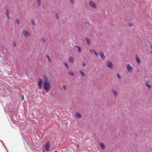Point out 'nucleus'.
<instances>
[{"label":"nucleus","instance_id":"1","mask_svg":"<svg viewBox=\"0 0 152 152\" xmlns=\"http://www.w3.org/2000/svg\"><path fill=\"white\" fill-rule=\"evenodd\" d=\"M43 88L47 91H48L50 88V84L49 82L48 81L47 78L44 79Z\"/></svg>","mask_w":152,"mask_h":152},{"label":"nucleus","instance_id":"2","mask_svg":"<svg viewBox=\"0 0 152 152\" xmlns=\"http://www.w3.org/2000/svg\"><path fill=\"white\" fill-rule=\"evenodd\" d=\"M50 142L49 141L47 143H46L45 148H44L43 149V152H48L49 151V149H50Z\"/></svg>","mask_w":152,"mask_h":152},{"label":"nucleus","instance_id":"3","mask_svg":"<svg viewBox=\"0 0 152 152\" xmlns=\"http://www.w3.org/2000/svg\"><path fill=\"white\" fill-rule=\"evenodd\" d=\"M89 5L91 7H92L94 9H95L96 8V4L92 1H90L89 2Z\"/></svg>","mask_w":152,"mask_h":152},{"label":"nucleus","instance_id":"4","mask_svg":"<svg viewBox=\"0 0 152 152\" xmlns=\"http://www.w3.org/2000/svg\"><path fill=\"white\" fill-rule=\"evenodd\" d=\"M21 134L23 139L25 140V141L26 142V143H28V140L27 137L26 136V135L24 133H23V134L22 131L21 132Z\"/></svg>","mask_w":152,"mask_h":152},{"label":"nucleus","instance_id":"5","mask_svg":"<svg viewBox=\"0 0 152 152\" xmlns=\"http://www.w3.org/2000/svg\"><path fill=\"white\" fill-rule=\"evenodd\" d=\"M42 79L40 78L39 79V80L38 82V85L39 86V89H41L42 87Z\"/></svg>","mask_w":152,"mask_h":152},{"label":"nucleus","instance_id":"6","mask_svg":"<svg viewBox=\"0 0 152 152\" xmlns=\"http://www.w3.org/2000/svg\"><path fill=\"white\" fill-rule=\"evenodd\" d=\"M23 33L24 34V36L26 37H27L30 35V33L26 30H24L23 31Z\"/></svg>","mask_w":152,"mask_h":152},{"label":"nucleus","instance_id":"7","mask_svg":"<svg viewBox=\"0 0 152 152\" xmlns=\"http://www.w3.org/2000/svg\"><path fill=\"white\" fill-rule=\"evenodd\" d=\"M107 67L110 68H113V64L110 61H109L107 63Z\"/></svg>","mask_w":152,"mask_h":152},{"label":"nucleus","instance_id":"8","mask_svg":"<svg viewBox=\"0 0 152 152\" xmlns=\"http://www.w3.org/2000/svg\"><path fill=\"white\" fill-rule=\"evenodd\" d=\"M127 69L128 71L131 73L132 72V68L129 64H128L127 66Z\"/></svg>","mask_w":152,"mask_h":152},{"label":"nucleus","instance_id":"9","mask_svg":"<svg viewBox=\"0 0 152 152\" xmlns=\"http://www.w3.org/2000/svg\"><path fill=\"white\" fill-rule=\"evenodd\" d=\"M100 55L101 58L102 59H104L105 58V56L104 55V53L102 52H100Z\"/></svg>","mask_w":152,"mask_h":152},{"label":"nucleus","instance_id":"10","mask_svg":"<svg viewBox=\"0 0 152 152\" xmlns=\"http://www.w3.org/2000/svg\"><path fill=\"white\" fill-rule=\"evenodd\" d=\"M74 59L73 57H70L69 58V61L71 62L72 64H73L74 63Z\"/></svg>","mask_w":152,"mask_h":152},{"label":"nucleus","instance_id":"11","mask_svg":"<svg viewBox=\"0 0 152 152\" xmlns=\"http://www.w3.org/2000/svg\"><path fill=\"white\" fill-rule=\"evenodd\" d=\"M136 61L137 62V63H138V64H140V63L141 62L140 60L138 57H136Z\"/></svg>","mask_w":152,"mask_h":152},{"label":"nucleus","instance_id":"12","mask_svg":"<svg viewBox=\"0 0 152 152\" xmlns=\"http://www.w3.org/2000/svg\"><path fill=\"white\" fill-rule=\"evenodd\" d=\"M86 40L87 42V44L88 45H90V39L88 38L86 39Z\"/></svg>","mask_w":152,"mask_h":152},{"label":"nucleus","instance_id":"13","mask_svg":"<svg viewBox=\"0 0 152 152\" xmlns=\"http://www.w3.org/2000/svg\"><path fill=\"white\" fill-rule=\"evenodd\" d=\"M93 52L94 53V54L96 56H99V54L94 49H93Z\"/></svg>","mask_w":152,"mask_h":152},{"label":"nucleus","instance_id":"14","mask_svg":"<svg viewBox=\"0 0 152 152\" xmlns=\"http://www.w3.org/2000/svg\"><path fill=\"white\" fill-rule=\"evenodd\" d=\"M146 86L148 88V89H150L151 88V86L150 85L148 84L147 83H145Z\"/></svg>","mask_w":152,"mask_h":152},{"label":"nucleus","instance_id":"15","mask_svg":"<svg viewBox=\"0 0 152 152\" xmlns=\"http://www.w3.org/2000/svg\"><path fill=\"white\" fill-rule=\"evenodd\" d=\"M76 116L78 118H80L81 117H82L81 114L78 113H77V114H76Z\"/></svg>","mask_w":152,"mask_h":152},{"label":"nucleus","instance_id":"16","mask_svg":"<svg viewBox=\"0 0 152 152\" xmlns=\"http://www.w3.org/2000/svg\"><path fill=\"white\" fill-rule=\"evenodd\" d=\"M75 47L78 48V52H79L80 53L81 52V48L79 46H76Z\"/></svg>","mask_w":152,"mask_h":152},{"label":"nucleus","instance_id":"17","mask_svg":"<svg viewBox=\"0 0 152 152\" xmlns=\"http://www.w3.org/2000/svg\"><path fill=\"white\" fill-rule=\"evenodd\" d=\"M100 146L102 149H104L105 147V145L103 143H101L100 144Z\"/></svg>","mask_w":152,"mask_h":152},{"label":"nucleus","instance_id":"18","mask_svg":"<svg viewBox=\"0 0 152 152\" xmlns=\"http://www.w3.org/2000/svg\"><path fill=\"white\" fill-rule=\"evenodd\" d=\"M113 93L114 94L115 96H116L117 95V92L115 90H113Z\"/></svg>","mask_w":152,"mask_h":152},{"label":"nucleus","instance_id":"19","mask_svg":"<svg viewBox=\"0 0 152 152\" xmlns=\"http://www.w3.org/2000/svg\"><path fill=\"white\" fill-rule=\"evenodd\" d=\"M80 73L81 74V75L83 77H85V75L84 73L82 71H80Z\"/></svg>","mask_w":152,"mask_h":152},{"label":"nucleus","instance_id":"20","mask_svg":"<svg viewBox=\"0 0 152 152\" xmlns=\"http://www.w3.org/2000/svg\"><path fill=\"white\" fill-rule=\"evenodd\" d=\"M46 57L47 58V59H48V61H50V62H51V60L50 59V57L49 56L47 55L46 56Z\"/></svg>","mask_w":152,"mask_h":152},{"label":"nucleus","instance_id":"21","mask_svg":"<svg viewBox=\"0 0 152 152\" xmlns=\"http://www.w3.org/2000/svg\"><path fill=\"white\" fill-rule=\"evenodd\" d=\"M15 117V116H14L13 115H12L11 114L10 118H11V120L12 121V119H14V118Z\"/></svg>","mask_w":152,"mask_h":152},{"label":"nucleus","instance_id":"22","mask_svg":"<svg viewBox=\"0 0 152 152\" xmlns=\"http://www.w3.org/2000/svg\"><path fill=\"white\" fill-rule=\"evenodd\" d=\"M5 14L6 15H9V12L7 9L6 10Z\"/></svg>","mask_w":152,"mask_h":152},{"label":"nucleus","instance_id":"23","mask_svg":"<svg viewBox=\"0 0 152 152\" xmlns=\"http://www.w3.org/2000/svg\"><path fill=\"white\" fill-rule=\"evenodd\" d=\"M64 64L67 69H68L69 68V66L66 63H64Z\"/></svg>","mask_w":152,"mask_h":152},{"label":"nucleus","instance_id":"24","mask_svg":"<svg viewBox=\"0 0 152 152\" xmlns=\"http://www.w3.org/2000/svg\"><path fill=\"white\" fill-rule=\"evenodd\" d=\"M31 23H32V25H33V26H35V23L34 22V20H33V19H31Z\"/></svg>","mask_w":152,"mask_h":152},{"label":"nucleus","instance_id":"25","mask_svg":"<svg viewBox=\"0 0 152 152\" xmlns=\"http://www.w3.org/2000/svg\"><path fill=\"white\" fill-rule=\"evenodd\" d=\"M16 22V23H17L18 24H19L20 23V22L19 19H17Z\"/></svg>","mask_w":152,"mask_h":152},{"label":"nucleus","instance_id":"26","mask_svg":"<svg viewBox=\"0 0 152 152\" xmlns=\"http://www.w3.org/2000/svg\"><path fill=\"white\" fill-rule=\"evenodd\" d=\"M117 76L118 78L119 79H120L121 78V76L119 74L117 73Z\"/></svg>","mask_w":152,"mask_h":152},{"label":"nucleus","instance_id":"27","mask_svg":"<svg viewBox=\"0 0 152 152\" xmlns=\"http://www.w3.org/2000/svg\"><path fill=\"white\" fill-rule=\"evenodd\" d=\"M56 18L57 19H58L59 18L58 16V13H56Z\"/></svg>","mask_w":152,"mask_h":152},{"label":"nucleus","instance_id":"28","mask_svg":"<svg viewBox=\"0 0 152 152\" xmlns=\"http://www.w3.org/2000/svg\"><path fill=\"white\" fill-rule=\"evenodd\" d=\"M70 1L72 4H73L74 2V0H70Z\"/></svg>","mask_w":152,"mask_h":152},{"label":"nucleus","instance_id":"29","mask_svg":"<svg viewBox=\"0 0 152 152\" xmlns=\"http://www.w3.org/2000/svg\"><path fill=\"white\" fill-rule=\"evenodd\" d=\"M82 66L83 67H85L86 66V64H85V63L84 62L83 63V64H82Z\"/></svg>","mask_w":152,"mask_h":152},{"label":"nucleus","instance_id":"30","mask_svg":"<svg viewBox=\"0 0 152 152\" xmlns=\"http://www.w3.org/2000/svg\"><path fill=\"white\" fill-rule=\"evenodd\" d=\"M37 3L38 5V7H39L40 4V1H37Z\"/></svg>","mask_w":152,"mask_h":152},{"label":"nucleus","instance_id":"31","mask_svg":"<svg viewBox=\"0 0 152 152\" xmlns=\"http://www.w3.org/2000/svg\"><path fill=\"white\" fill-rule=\"evenodd\" d=\"M69 74L70 75H71L72 76H74V75L73 73H72L71 72H69Z\"/></svg>","mask_w":152,"mask_h":152},{"label":"nucleus","instance_id":"32","mask_svg":"<svg viewBox=\"0 0 152 152\" xmlns=\"http://www.w3.org/2000/svg\"><path fill=\"white\" fill-rule=\"evenodd\" d=\"M42 40L43 42H44L45 41V39L44 38L42 39Z\"/></svg>","mask_w":152,"mask_h":152},{"label":"nucleus","instance_id":"33","mask_svg":"<svg viewBox=\"0 0 152 152\" xmlns=\"http://www.w3.org/2000/svg\"><path fill=\"white\" fill-rule=\"evenodd\" d=\"M63 87L65 89H66V86L65 85H63Z\"/></svg>","mask_w":152,"mask_h":152},{"label":"nucleus","instance_id":"34","mask_svg":"<svg viewBox=\"0 0 152 152\" xmlns=\"http://www.w3.org/2000/svg\"><path fill=\"white\" fill-rule=\"evenodd\" d=\"M24 99V96L23 95L22 96L21 101L23 100Z\"/></svg>","mask_w":152,"mask_h":152},{"label":"nucleus","instance_id":"35","mask_svg":"<svg viewBox=\"0 0 152 152\" xmlns=\"http://www.w3.org/2000/svg\"><path fill=\"white\" fill-rule=\"evenodd\" d=\"M7 16V18L8 19H10V17L9 15H6Z\"/></svg>","mask_w":152,"mask_h":152},{"label":"nucleus","instance_id":"36","mask_svg":"<svg viewBox=\"0 0 152 152\" xmlns=\"http://www.w3.org/2000/svg\"><path fill=\"white\" fill-rule=\"evenodd\" d=\"M0 141H1L3 145H4V144L2 140H0Z\"/></svg>","mask_w":152,"mask_h":152},{"label":"nucleus","instance_id":"37","mask_svg":"<svg viewBox=\"0 0 152 152\" xmlns=\"http://www.w3.org/2000/svg\"><path fill=\"white\" fill-rule=\"evenodd\" d=\"M13 46H14V47H15L16 46V44L15 43H14L13 44Z\"/></svg>","mask_w":152,"mask_h":152},{"label":"nucleus","instance_id":"38","mask_svg":"<svg viewBox=\"0 0 152 152\" xmlns=\"http://www.w3.org/2000/svg\"><path fill=\"white\" fill-rule=\"evenodd\" d=\"M92 50L91 49H89V51H90V52H92Z\"/></svg>","mask_w":152,"mask_h":152},{"label":"nucleus","instance_id":"39","mask_svg":"<svg viewBox=\"0 0 152 152\" xmlns=\"http://www.w3.org/2000/svg\"><path fill=\"white\" fill-rule=\"evenodd\" d=\"M151 49H152V50H151V53L152 54V45H151Z\"/></svg>","mask_w":152,"mask_h":152},{"label":"nucleus","instance_id":"40","mask_svg":"<svg viewBox=\"0 0 152 152\" xmlns=\"http://www.w3.org/2000/svg\"><path fill=\"white\" fill-rule=\"evenodd\" d=\"M4 148H5L6 150H7V148H6V146L5 145L4 146Z\"/></svg>","mask_w":152,"mask_h":152},{"label":"nucleus","instance_id":"41","mask_svg":"<svg viewBox=\"0 0 152 152\" xmlns=\"http://www.w3.org/2000/svg\"><path fill=\"white\" fill-rule=\"evenodd\" d=\"M129 25L130 26H133V25L132 24H129Z\"/></svg>","mask_w":152,"mask_h":152},{"label":"nucleus","instance_id":"42","mask_svg":"<svg viewBox=\"0 0 152 152\" xmlns=\"http://www.w3.org/2000/svg\"><path fill=\"white\" fill-rule=\"evenodd\" d=\"M37 1H40V0H37Z\"/></svg>","mask_w":152,"mask_h":152},{"label":"nucleus","instance_id":"43","mask_svg":"<svg viewBox=\"0 0 152 152\" xmlns=\"http://www.w3.org/2000/svg\"><path fill=\"white\" fill-rule=\"evenodd\" d=\"M6 151H7V152H8V150H6Z\"/></svg>","mask_w":152,"mask_h":152},{"label":"nucleus","instance_id":"44","mask_svg":"<svg viewBox=\"0 0 152 152\" xmlns=\"http://www.w3.org/2000/svg\"><path fill=\"white\" fill-rule=\"evenodd\" d=\"M56 151V152H58V151Z\"/></svg>","mask_w":152,"mask_h":152},{"label":"nucleus","instance_id":"45","mask_svg":"<svg viewBox=\"0 0 152 152\" xmlns=\"http://www.w3.org/2000/svg\"><path fill=\"white\" fill-rule=\"evenodd\" d=\"M56 151V152H58V151Z\"/></svg>","mask_w":152,"mask_h":152}]
</instances>
